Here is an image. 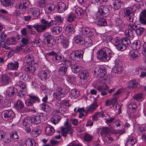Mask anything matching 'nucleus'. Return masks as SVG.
Returning a JSON list of instances; mask_svg holds the SVG:
<instances>
[{"mask_svg":"<svg viewBox=\"0 0 146 146\" xmlns=\"http://www.w3.org/2000/svg\"><path fill=\"white\" fill-rule=\"evenodd\" d=\"M131 44L130 40L127 38H125L122 39L121 41V46L119 50L123 51L125 50L127 47L129 46Z\"/></svg>","mask_w":146,"mask_h":146,"instance_id":"9d476101","label":"nucleus"},{"mask_svg":"<svg viewBox=\"0 0 146 146\" xmlns=\"http://www.w3.org/2000/svg\"><path fill=\"white\" fill-rule=\"evenodd\" d=\"M62 108L61 105L59 104L56 105L54 112L57 113H62Z\"/></svg>","mask_w":146,"mask_h":146,"instance_id":"052dcab7","label":"nucleus"},{"mask_svg":"<svg viewBox=\"0 0 146 146\" xmlns=\"http://www.w3.org/2000/svg\"><path fill=\"white\" fill-rule=\"evenodd\" d=\"M136 7V5H134L133 6V8L131 7H128L126 8L124 10V13L125 15L127 16V20H128V19L129 17H130L132 18L133 20V18L131 17L130 16V15L133 13V12L134 10H135V8Z\"/></svg>","mask_w":146,"mask_h":146,"instance_id":"a211bd4d","label":"nucleus"},{"mask_svg":"<svg viewBox=\"0 0 146 146\" xmlns=\"http://www.w3.org/2000/svg\"><path fill=\"white\" fill-rule=\"evenodd\" d=\"M38 76L41 80H44L49 78L50 74L48 71L43 70L38 72Z\"/></svg>","mask_w":146,"mask_h":146,"instance_id":"f8f14e48","label":"nucleus"},{"mask_svg":"<svg viewBox=\"0 0 146 146\" xmlns=\"http://www.w3.org/2000/svg\"><path fill=\"white\" fill-rule=\"evenodd\" d=\"M110 131V129L106 127L102 128L101 132V135L104 138L106 136H108L109 132Z\"/></svg>","mask_w":146,"mask_h":146,"instance_id":"c756f323","label":"nucleus"},{"mask_svg":"<svg viewBox=\"0 0 146 146\" xmlns=\"http://www.w3.org/2000/svg\"><path fill=\"white\" fill-rule=\"evenodd\" d=\"M137 85V82L136 80H131L129 84L128 87L130 88H136Z\"/></svg>","mask_w":146,"mask_h":146,"instance_id":"c03bdc74","label":"nucleus"},{"mask_svg":"<svg viewBox=\"0 0 146 146\" xmlns=\"http://www.w3.org/2000/svg\"><path fill=\"white\" fill-rule=\"evenodd\" d=\"M46 4V1L45 0H38L37 2V6L40 8L44 7Z\"/></svg>","mask_w":146,"mask_h":146,"instance_id":"603ef678","label":"nucleus"},{"mask_svg":"<svg viewBox=\"0 0 146 146\" xmlns=\"http://www.w3.org/2000/svg\"><path fill=\"white\" fill-rule=\"evenodd\" d=\"M74 13L79 18L82 17L84 15L85 11L82 8L77 7L73 11Z\"/></svg>","mask_w":146,"mask_h":146,"instance_id":"aec40b11","label":"nucleus"},{"mask_svg":"<svg viewBox=\"0 0 146 146\" xmlns=\"http://www.w3.org/2000/svg\"><path fill=\"white\" fill-rule=\"evenodd\" d=\"M4 118L6 120L11 119L14 117L15 113L11 110H6L3 111Z\"/></svg>","mask_w":146,"mask_h":146,"instance_id":"ddd939ff","label":"nucleus"},{"mask_svg":"<svg viewBox=\"0 0 146 146\" xmlns=\"http://www.w3.org/2000/svg\"><path fill=\"white\" fill-rule=\"evenodd\" d=\"M79 76L80 79V82L83 85L86 82V80L89 76L88 72L86 70H81Z\"/></svg>","mask_w":146,"mask_h":146,"instance_id":"423d86ee","label":"nucleus"},{"mask_svg":"<svg viewBox=\"0 0 146 146\" xmlns=\"http://www.w3.org/2000/svg\"><path fill=\"white\" fill-rule=\"evenodd\" d=\"M78 112L79 113V117L82 118L84 115L85 112V110L83 108H79L77 110V112Z\"/></svg>","mask_w":146,"mask_h":146,"instance_id":"0e129e2a","label":"nucleus"},{"mask_svg":"<svg viewBox=\"0 0 146 146\" xmlns=\"http://www.w3.org/2000/svg\"><path fill=\"white\" fill-rule=\"evenodd\" d=\"M136 142L135 137H130L126 143L127 146H133Z\"/></svg>","mask_w":146,"mask_h":146,"instance_id":"7c9ffc66","label":"nucleus"},{"mask_svg":"<svg viewBox=\"0 0 146 146\" xmlns=\"http://www.w3.org/2000/svg\"><path fill=\"white\" fill-rule=\"evenodd\" d=\"M129 56L132 59H137L139 56V54L136 51H131L129 53Z\"/></svg>","mask_w":146,"mask_h":146,"instance_id":"2f4dec72","label":"nucleus"},{"mask_svg":"<svg viewBox=\"0 0 146 146\" xmlns=\"http://www.w3.org/2000/svg\"><path fill=\"white\" fill-rule=\"evenodd\" d=\"M97 105L96 103L94 102L91 105L88 107V111L90 112H93L96 109Z\"/></svg>","mask_w":146,"mask_h":146,"instance_id":"680f3d73","label":"nucleus"},{"mask_svg":"<svg viewBox=\"0 0 146 146\" xmlns=\"http://www.w3.org/2000/svg\"><path fill=\"white\" fill-rule=\"evenodd\" d=\"M98 12L101 15L105 16L108 15L110 13L108 8L106 6L102 5L100 6Z\"/></svg>","mask_w":146,"mask_h":146,"instance_id":"4468645a","label":"nucleus"},{"mask_svg":"<svg viewBox=\"0 0 146 146\" xmlns=\"http://www.w3.org/2000/svg\"><path fill=\"white\" fill-rule=\"evenodd\" d=\"M69 91V88L66 85L63 84L57 88V91L60 93L63 96L66 95Z\"/></svg>","mask_w":146,"mask_h":146,"instance_id":"9b49d317","label":"nucleus"},{"mask_svg":"<svg viewBox=\"0 0 146 146\" xmlns=\"http://www.w3.org/2000/svg\"><path fill=\"white\" fill-rule=\"evenodd\" d=\"M14 106L16 110L20 112L23 113L25 111V108L24 104L21 100H17L15 103Z\"/></svg>","mask_w":146,"mask_h":146,"instance_id":"0eeeda50","label":"nucleus"},{"mask_svg":"<svg viewBox=\"0 0 146 146\" xmlns=\"http://www.w3.org/2000/svg\"><path fill=\"white\" fill-rule=\"evenodd\" d=\"M34 140L32 139H28L26 141V146H35Z\"/></svg>","mask_w":146,"mask_h":146,"instance_id":"4d7b16f0","label":"nucleus"},{"mask_svg":"<svg viewBox=\"0 0 146 146\" xmlns=\"http://www.w3.org/2000/svg\"><path fill=\"white\" fill-rule=\"evenodd\" d=\"M41 109L43 111L46 112L50 111L51 110V107L48 104L43 103L40 105Z\"/></svg>","mask_w":146,"mask_h":146,"instance_id":"58836bf2","label":"nucleus"},{"mask_svg":"<svg viewBox=\"0 0 146 146\" xmlns=\"http://www.w3.org/2000/svg\"><path fill=\"white\" fill-rule=\"evenodd\" d=\"M29 4L30 2L28 0H21L18 6L19 9L24 11L26 9Z\"/></svg>","mask_w":146,"mask_h":146,"instance_id":"f3484780","label":"nucleus"},{"mask_svg":"<svg viewBox=\"0 0 146 146\" xmlns=\"http://www.w3.org/2000/svg\"><path fill=\"white\" fill-rule=\"evenodd\" d=\"M11 81V78L6 75H3L0 79V83L2 85H6L8 84Z\"/></svg>","mask_w":146,"mask_h":146,"instance_id":"dca6fc26","label":"nucleus"},{"mask_svg":"<svg viewBox=\"0 0 146 146\" xmlns=\"http://www.w3.org/2000/svg\"><path fill=\"white\" fill-rule=\"evenodd\" d=\"M95 74H96L100 78H102L106 74V71L104 67H97L95 68L94 70Z\"/></svg>","mask_w":146,"mask_h":146,"instance_id":"6e6552de","label":"nucleus"},{"mask_svg":"<svg viewBox=\"0 0 146 146\" xmlns=\"http://www.w3.org/2000/svg\"><path fill=\"white\" fill-rule=\"evenodd\" d=\"M39 25H44V24H34L33 26H32L31 25H27L26 26V27L29 29H31L33 27L35 30L38 33H42L44 32L45 30H41L40 28V27L38 26Z\"/></svg>","mask_w":146,"mask_h":146,"instance_id":"5701e85b","label":"nucleus"},{"mask_svg":"<svg viewBox=\"0 0 146 146\" xmlns=\"http://www.w3.org/2000/svg\"><path fill=\"white\" fill-rule=\"evenodd\" d=\"M55 20H52L50 22H48L44 19H42L40 21L44 25H39L41 30H46L50 27H54V25H59L61 24L63 20V18L60 16H56L54 17Z\"/></svg>","mask_w":146,"mask_h":146,"instance_id":"f257e3e1","label":"nucleus"},{"mask_svg":"<svg viewBox=\"0 0 146 146\" xmlns=\"http://www.w3.org/2000/svg\"><path fill=\"white\" fill-rule=\"evenodd\" d=\"M60 39L61 40V43L64 48H67L69 45V42L67 39L63 36H61Z\"/></svg>","mask_w":146,"mask_h":146,"instance_id":"4c0bfd02","label":"nucleus"},{"mask_svg":"<svg viewBox=\"0 0 146 146\" xmlns=\"http://www.w3.org/2000/svg\"><path fill=\"white\" fill-rule=\"evenodd\" d=\"M10 137L12 139V140L13 141H17L18 139V136L17 133L15 131L12 132V134L10 136Z\"/></svg>","mask_w":146,"mask_h":146,"instance_id":"13d9d810","label":"nucleus"},{"mask_svg":"<svg viewBox=\"0 0 146 146\" xmlns=\"http://www.w3.org/2000/svg\"><path fill=\"white\" fill-rule=\"evenodd\" d=\"M7 136L6 133L2 130H0V139L3 140Z\"/></svg>","mask_w":146,"mask_h":146,"instance_id":"338daca9","label":"nucleus"},{"mask_svg":"<svg viewBox=\"0 0 146 146\" xmlns=\"http://www.w3.org/2000/svg\"><path fill=\"white\" fill-rule=\"evenodd\" d=\"M53 97L57 100H60L61 98L63 97L64 96L61 94V93L59 92H54L53 94Z\"/></svg>","mask_w":146,"mask_h":146,"instance_id":"6e6d98bb","label":"nucleus"},{"mask_svg":"<svg viewBox=\"0 0 146 146\" xmlns=\"http://www.w3.org/2000/svg\"><path fill=\"white\" fill-rule=\"evenodd\" d=\"M31 123L35 124H38L41 122V116L40 115L38 116H33L31 118Z\"/></svg>","mask_w":146,"mask_h":146,"instance_id":"393cba45","label":"nucleus"},{"mask_svg":"<svg viewBox=\"0 0 146 146\" xmlns=\"http://www.w3.org/2000/svg\"><path fill=\"white\" fill-rule=\"evenodd\" d=\"M128 23L127 29L125 32V34L127 37L132 38L133 37L135 33V30L137 26L133 22L132 18L129 17L128 19Z\"/></svg>","mask_w":146,"mask_h":146,"instance_id":"7ed1b4c3","label":"nucleus"},{"mask_svg":"<svg viewBox=\"0 0 146 146\" xmlns=\"http://www.w3.org/2000/svg\"><path fill=\"white\" fill-rule=\"evenodd\" d=\"M45 131L46 134L48 135H52L54 132L53 128L50 125H48L46 127Z\"/></svg>","mask_w":146,"mask_h":146,"instance_id":"473e14b6","label":"nucleus"},{"mask_svg":"<svg viewBox=\"0 0 146 146\" xmlns=\"http://www.w3.org/2000/svg\"><path fill=\"white\" fill-rule=\"evenodd\" d=\"M1 3L5 6H9L13 5V0H0Z\"/></svg>","mask_w":146,"mask_h":146,"instance_id":"f704fd0d","label":"nucleus"},{"mask_svg":"<svg viewBox=\"0 0 146 146\" xmlns=\"http://www.w3.org/2000/svg\"><path fill=\"white\" fill-rule=\"evenodd\" d=\"M115 25L121 27L123 25V21L120 18H117L115 20Z\"/></svg>","mask_w":146,"mask_h":146,"instance_id":"bf43d9fd","label":"nucleus"},{"mask_svg":"<svg viewBox=\"0 0 146 146\" xmlns=\"http://www.w3.org/2000/svg\"><path fill=\"white\" fill-rule=\"evenodd\" d=\"M65 127H61V131L62 135L64 137H67L68 134H71L73 132V129L71 127V125L68 123V121L64 123Z\"/></svg>","mask_w":146,"mask_h":146,"instance_id":"20e7f679","label":"nucleus"},{"mask_svg":"<svg viewBox=\"0 0 146 146\" xmlns=\"http://www.w3.org/2000/svg\"><path fill=\"white\" fill-rule=\"evenodd\" d=\"M109 89L106 84H103L102 85L99 86L97 88V90L99 91H107Z\"/></svg>","mask_w":146,"mask_h":146,"instance_id":"de8ad7c7","label":"nucleus"},{"mask_svg":"<svg viewBox=\"0 0 146 146\" xmlns=\"http://www.w3.org/2000/svg\"><path fill=\"white\" fill-rule=\"evenodd\" d=\"M16 38L12 36L10 38L7 39L6 41L7 42V43L9 44L10 45H12L14 43V42L15 41Z\"/></svg>","mask_w":146,"mask_h":146,"instance_id":"69168bd1","label":"nucleus"},{"mask_svg":"<svg viewBox=\"0 0 146 146\" xmlns=\"http://www.w3.org/2000/svg\"><path fill=\"white\" fill-rule=\"evenodd\" d=\"M59 72L62 75H64L67 71V67L66 66H61L59 68Z\"/></svg>","mask_w":146,"mask_h":146,"instance_id":"3c124183","label":"nucleus"},{"mask_svg":"<svg viewBox=\"0 0 146 146\" xmlns=\"http://www.w3.org/2000/svg\"><path fill=\"white\" fill-rule=\"evenodd\" d=\"M84 52L81 50H78L72 52L70 54V57L73 60L78 61L79 59L83 58Z\"/></svg>","mask_w":146,"mask_h":146,"instance_id":"39448f33","label":"nucleus"},{"mask_svg":"<svg viewBox=\"0 0 146 146\" xmlns=\"http://www.w3.org/2000/svg\"><path fill=\"white\" fill-rule=\"evenodd\" d=\"M53 33L54 34H58L62 31V28L59 27H55L51 29Z\"/></svg>","mask_w":146,"mask_h":146,"instance_id":"09e8293b","label":"nucleus"},{"mask_svg":"<svg viewBox=\"0 0 146 146\" xmlns=\"http://www.w3.org/2000/svg\"><path fill=\"white\" fill-rule=\"evenodd\" d=\"M17 91L16 89L13 87H9L7 90L5 94L9 96H12Z\"/></svg>","mask_w":146,"mask_h":146,"instance_id":"c85d7f7f","label":"nucleus"},{"mask_svg":"<svg viewBox=\"0 0 146 146\" xmlns=\"http://www.w3.org/2000/svg\"><path fill=\"white\" fill-rule=\"evenodd\" d=\"M80 33L82 35L85 36H92L93 35L92 32L90 31L89 28L82 27L79 29Z\"/></svg>","mask_w":146,"mask_h":146,"instance_id":"2eb2a0df","label":"nucleus"},{"mask_svg":"<svg viewBox=\"0 0 146 146\" xmlns=\"http://www.w3.org/2000/svg\"><path fill=\"white\" fill-rule=\"evenodd\" d=\"M123 4V3L121 1L115 0L113 3V8L115 9H118Z\"/></svg>","mask_w":146,"mask_h":146,"instance_id":"72a5a7b5","label":"nucleus"},{"mask_svg":"<svg viewBox=\"0 0 146 146\" xmlns=\"http://www.w3.org/2000/svg\"><path fill=\"white\" fill-rule=\"evenodd\" d=\"M55 8V6L52 4L49 5L45 9L46 11L48 13L53 11Z\"/></svg>","mask_w":146,"mask_h":146,"instance_id":"8fccbe9b","label":"nucleus"},{"mask_svg":"<svg viewBox=\"0 0 146 146\" xmlns=\"http://www.w3.org/2000/svg\"><path fill=\"white\" fill-rule=\"evenodd\" d=\"M19 63L17 61L14 63H9L7 65V68L9 70H17L19 66Z\"/></svg>","mask_w":146,"mask_h":146,"instance_id":"4be33fe9","label":"nucleus"},{"mask_svg":"<svg viewBox=\"0 0 146 146\" xmlns=\"http://www.w3.org/2000/svg\"><path fill=\"white\" fill-rule=\"evenodd\" d=\"M71 68L72 71L75 73L80 72L82 69V68L77 64H72Z\"/></svg>","mask_w":146,"mask_h":146,"instance_id":"cd10ccee","label":"nucleus"},{"mask_svg":"<svg viewBox=\"0 0 146 146\" xmlns=\"http://www.w3.org/2000/svg\"><path fill=\"white\" fill-rule=\"evenodd\" d=\"M56 8L59 13L64 11L66 9L65 4L63 2H59L56 5Z\"/></svg>","mask_w":146,"mask_h":146,"instance_id":"6ab92c4d","label":"nucleus"},{"mask_svg":"<svg viewBox=\"0 0 146 146\" xmlns=\"http://www.w3.org/2000/svg\"><path fill=\"white\" fill-rule=\"evenodd\" d=\"M114 42L113 43L117 48L119 50V48L120 47V46H121V42L120 41V39L119 38L117 37L115 38L114 40Z\"/></svg>","mask_w":146,"mask_h":146,"instance_id":"37998d69","label":"nucleus"},{"mask_svg":"<svg viewBox=\"0 0 146 146\" xmlns=\"http://www.w3.org/2000/svg\"><path fill=\"white\" fill-rule=\"evenodd\" d=\"M31 118L29 117L25 118L23 121V124L25 127L31 125Z\"/></svg>","mask_w":146,"mask_h":146,"instance_id":"49530a36","label":"nucleus"},{"mask_svg":"<svg viewBox=\"0 0 146 146\" xmlns=\"http://www.w3.org/2000/svg\"><path fill=\"white\" fill-rule=\"evenodd\" d=\"M30 99L34 103L36 102H40V99L38 97L35 95H29Z\"/></svg>","mask_w":146,"mask_h":146,"instance_id":"5fc2aeb1","label":"nucleus"},{"mask_svg":"<svg viewBox=\"0 0 146 146\" xmlns=\"http://www.w3.org/2000/svg\"><path fill=\"white\" fill-rule=\"evenodd\" d=\"M75 42L80 45L82 44L84 42V39L80 35H76L74 38Z\"/></svg>","mask_w":146,"mask_h":146,"instance_id":"a878e982","label":"nucleus"},{"mask_svg":"<svg viewBox=\"0 0 146 146\" xmlns=\"http://www.w3.org/2000/svg\"><path fill=\"white\" fill-rule=\"evenodd\" d=\"M37 64H34L26 65L25 68V70L28 73L33 74L38 68Z\"/></svg>","mask_w":146,"mask_h":146,"instance_id":"1a4fd4ad","label":"nucleus"},{"mask_svg":"<svg viewBox=\"0 0 146 146\" xmlns=\"http://www.w3.org/2000/svg\"><path fill=\"white\" fill-rule=\"evenodd\" d=\"M61 119L60 116L58 115H54L51 118V121L53 124H56Z\"/></svg>","mask_w":146,"mask_h":146,"instance_id":"c9c22d12","label":"nucleus"},{"mask_svg":"<svg viewBox=\"0 0 146 146\" xmlns=\"http://www.w3.org/2000/svg\"><path fill=\"white\" fill-rule=\"evenodd\" d=\"M135 32L139 36H140L142 35L143 32L144 31V29L143 28H139L137 29H135Z\"/></svg>","mask_w":146,"mask_h":146,"instance_id":"774afa93","label":"nucleus"},{"mask_svg":"<svg viewBox=\"0 0 146 146\" xmlns=\"http://www.w3.org/2000/svg\"><path fill=\"white\" fill-rule=\"evenodd\" d=\"M112 53L111 50L108 48L100 49L97 52L98 58L104 62L108 61L112 56Z\"/></svg>","mask_w":146,"mask_h":146,"instance_id":"f03ea898","label":"nucleus"},{"mask_svg":"<svg viewBox=\"0 0 146 146\" xmlns=\"http://www.w3.org/2000/svg\"><path fill=\"white\" fill-rule=\"evenodd\" d=\"M15 76L18 77L21 79L25 81L27 80L28 76L25 73L20 72L19 73H16L15 74Z\"/></svg>","mask_w":146,"mask_h":146,"instance_id":"e433bc0d","label":"nucleus"},{"mask_svg":"<svg viewBox=\"0 0 146 146\" xmlns=\"http://www.w3.org/2000/svg\"><path fill=\"white\" fill-rule=\"evenodd\" d=\"M79 91L76 89H73L70 92V96L72 99H74L79 95Z\"/></svg>","mask_w":146,"mask_h":146,"instance_id":"bb28decb","label":"nucleus"},{"mask_svg":"<svg viewBox=\"0 0 146 146\" xmlns=\"http://www.w3.org/2000/svg\"><path fill=\"white\" fill-rule=\"evenodd\" d=\"M88 36L84 39V43L87 46H90L92 44V41L91 39Z\"/></svg>","mask_w":146,"mask_h":146,"instance_id":"864d4df0","label":"nucleus"},{"mask_svg":"<svg viewBox=\"0 0 146 146\" xmlns=\"http://www.w3.org/2000/svg\"><path fill=\"white\" fill-rule=\"evenodd\" d=\"M132 48L134 50H138L141 47L140 42L139 40L135 41L131 45Z\"/></svg>","mask_w":146,"mask_h":146,"instance_id":"a19ab883","label":"nucleus"},{"mask_svg":"<svg viewBox=\"0 0 146 146\" xmlns=\"http://www.w3.org/2000/svg\"><path fill=\"white\" fill-rule=\"evenodd\" d=\"M25 61L27 63V65L37 64V63L35 62L34 58L31 55H27L25 57Z\"/></svg>","mask_w":146,"mask_h":146,"instance_id":"412c9836","label":"nucleus"},{"mask_svg":"<svg viewBox=\"0 0 146 146\" xmlns=\"http://www.w3.org/2000/svg\"><path fill=\"white\" fill-rule=\"evenodd\" d=\"M29 12L34 16H37L40 15L39 9L36 7H33L30 9Z\"/></svg>","mask_w":146,"mask_h":146,"instance_id":"b1692460","label":"nucleus"},{"mask_svg":"<svg viewBox=\"0 0 146 146\" xmlns=\"http://www.w3.org/2000/svg\"><path fill=\"white\" fill-rule=\"evenodd\" d=\"M107 22L105 19L100 17L97 23L98 25L100 26H106L107 25Z\"/></svg>","mask_w":146,"mask_h":146,"instance_id":"79ce46f5","label":"nucleus"},{"mask_svg":"<svg viewBox=\"0 0 146 146\" xmlns=\"http://www.w3.org/2000/svg\"><path fill=\"white\" fill-rule=\"evenodd\" d=\"M113 71L115 73L121 74L122 71V66H115L113 68Z\"/></svg>","mask_w":146,"mask_h":146,"instance_id":"a18cd8bd","label":"nucleus"},{"mask_svg":"<svg viewBox=\"0 0 146 146\" xmlns=\"http://www.w3.org/2000/svg\"><path fill=\"white\" fill-rule=\"evenodd\" d=\"M62 57L61 56L56 54L54 55V56L52 58L53 61L55 62H58L62 60Z\"/></svg>","mask_w":146,"mask_h":146,"instance_id":"e2e57ef3","label":"nucleus"},{"mask_svg":"<svg viewBox=\"0 0 146 146\" xmlns=\"http://www.w3.org/2000/svg\"><path fill=\"white\" fill-rule=\"evenodd\" d=\"M77 17L76 15L73 12L68 15L67 18V21L70 22H72Z\"/></svg>","mask_w":146,"mask_h":146,"instance_id":"ea45409f","label":"nucleus"}]
</instances>
